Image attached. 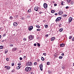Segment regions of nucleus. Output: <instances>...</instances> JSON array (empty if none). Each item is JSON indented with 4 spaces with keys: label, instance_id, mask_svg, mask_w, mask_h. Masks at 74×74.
Instances as JSON below:
<instances>
[{
    "label": "nucleus",
    "instance_id": "nucleus-1",
    "mask_svg": "<svg viewBox=\"0 0 74 74\" xmlns=\"http://www.w3.org/2000/svg\"><path fill=\"white\" fill-rule=\"evenodd\" d=\"M32 70V68L30 67H27L25 69V71H31Z\"/></svg>",
    "mask_w": 74,
    "mask_h": 74
},
{
    "label": "nucleus",
    "instance_id": "nucleus-2",
    "mask_svg": "<svg viewBox=\"0 0 74 74\" xmlns=\"http://www.w3.org/2000/svg\"><path fill=\"white\" fill-rule=\"evenodd\" d=\"M32 64H32V62H28L26 63L27 66H32Z\"/></svg>",
    "mask_w": 74,
    "mask_h": 74
},
{
    "label": "nucleus",
    "instance_id": "nucleus-3",
    "mask_svg": "<svg viewBox=\"0 0 74 74\" xmlns=\"http://www.w3.org/2000/svg\"><path fill=\"white\" fill-rule=\"evenodd\" d=\"M61 19H62V17H58L56 20V22H58L59 21H60Z\"/></svg>",
    "mask_w": 74,
    "mask_h": 74
},
{
    "label": "nucleus",
    "instance_id": "nucleus-4",
    "mask_svg": "<svg viewBox=\"0 0 74 74\" xmlns=\"http://www.w3.org/2000/svg\"><path fill=\"white\" fill-rule=\"evenodd\" d=\"M39 66L40 70L42 71V67H43V65H42V64H41Z\"/></svg>",
    "mask_w": 74,
    "mask_h": 74
},
{
    "label": "nucleus",
    "instance_id": "nucleus-5",
    "mask_svg": "<svg viewBox=\"0 0 74 74\" xmlns=\"http://www.w3.org/2000/svg\"><path fill=\"white\" fill-rule=\"evenodd\" d=\"M43 6L45 8H47V7H48V5H47V3H45L44 4Z\"/></svg>",
    "mask_w": 74,
    "mask_h": 74
},
{
    "label": "nucleus",
    "instance_id": "nucleus-6",
    "mask_svg": "<svg viewBox=\"0 0 74 74\" xmlns=\"http://www.w3.org/2000/svg\"><path fill=\"white\" fill-rule=\"evenodd\" d=\"M29 38V40H33V36L32 35H30L28 37Z\"/></svg>",
    "mask_w": 74,
    "mask_h": 74
},
{
    "label": "nucleus",
    "instance_id": "nucleus-7",
    "mask_svg": "<svg viewBox=\"0 0 74 74\" xmlns=\"http://www.w3.org/2000/svg\"><path fill=\"white\" fill-rule=\"evenodd\" d=\"M33 29V26H30L29 28H28L29 30V31H30V30H32V29Z\"/></svg>",
    "mask_w": 74,
    "mask_h": 74
},
{
    "label": "nucleus",
    "instance_id": "nucleus-8",
    "mask_svg": "<svg viewBox=\"0 0 74 74\" xmlns=\"http://www.w3.org/2000/svg\"><path fill=\"white\" fill-rule=\"evenodd\" d=\"M73 20V18L72 17H70L69 18V23L71 22V21H72Z\"/></svg>",
    "mask_w": 74,
    "mask_h": 74
},
{
    "label": "nucleus",
    "instance_id": "nucleus-9",
    "mask_svg": "<svg viewBox=\"0 0 74 74\" xmlns=\"http://www.w3.org/2000/svg\"><path fill=\"white\" fill-rule=\"evenodd\" d=\"M5 68L7 69V70H10V67L9 66H5Z\"/></svg>",
    "mask_w": 74,
    "mask_h": 74
},
{
    "label": "nucleus",
    "instance_id": "nucleus-10",
    "mask_svg": "<svg viewBox=\"0 0 74 74\" xmlns=\"http://www.w3.org/2000/svg\"><path fill=\"white\" fill-rule=\"evenodd\" d=\"M38 8L37 6H36L35 7L34 10L36 11H38Z\"/></svg>",
    "mask_w": 74,
    "mask_h": 74
},
{
    "label": "nucleus",
    "instance_id": "nucleus-11",
    "mask_svg": "<svg viewBox=\"0 0 74 74\" xmlns=\"http://www.w3.org/2000/svg\"><path fill=\"white\" fill-rule=\"evenodd\" d=\"M59 15H62V14H63V11H60L58 13Z\"/></svg>",
    "mask_w": 74,
    "mask_h": 74
},
{
    "label": "nucleus",
    "instance_id": "nucleus-12",
    "mask_svg": "<svg viewBox=\"0 0 74 74\" xmlns=\"http://www.w3.org/2000/svg\"><path fill=\"white\" fill-rule=\"evenodd\" d=\"M17 25H18V23L15 22H14L13 23L14 26H16Z\"/></svg>",
    "mask_w": 74,
    "mask_h": 74
},
{
    "label": "nucleus",
    "instance_id": "nucleus-13",
    "mask_svg": "<svg viewBox=\"0 0 74 74\" xmlns=\"http://www.w3.org/2000/svg\"><path fill=\"white\" fill-rule=\"evenodd\" d=\"M65 45L64 44H63L62 43L60 44V47H64Z\"/></svg>",
    "mask_w": 74,
    "mask_h": 74
},
{
    "label": "nucleus",
    "instance_id": "nucleus-14",
    "mask_svg": "<svg viewBox=\"0 0 74 74\" xmlns=\"http://www.w3.org/2000/svg\"><path fill=\"white\" fill-rule=\"evenodd\" d=\"M55 39V38L54 37H52L51 38V41H53V40H54Z\"/></svg>",
    "mask_w": 74,
    "mask_h": 74
},
{
    "label": "nucleus",
    "instance_id": "nucleus-15",
    "mask_svg": "<svg viewBox=\"0 0 74 74\" xmlns=\"http://www.w3.org/2000/svg\"><path fill=\"white\" fill-rule=\"evenodd\" d=\"M31 12H32V10L30 9H29L28 11V13H30Z\"/></svg>",
    "mask_w": 74,
    "mask_h": 74
},
{
    "label": "nucleus",
    "instance_id": "nucleus-16",
    "mask_svg": "<svg viewBox=\"0 0 74 74\" xmlns=\"http://www.w3.org/2000/svg\"><path fill=\"white\" fill-rule=\"evenodd\" d=\"M17 49V48H14L13 49H12V51H16Z\"/></svg>",
    "mask_w": 74,
    "mask_h": 74
},
{
    "label": "nucleus",
    "instance_id": "nucleus-17",
    "mask_svg": "<svg viewBox=\"0 0 74 74\" xmlns=\"http://www.w3.org/2000/svg\"><path fill=\"white\" fill-rule=\"evenodd\" d=\"M36 27H37V28H40V26L39 25H36Z\"/></svg>",
    "mask_w": 74,
    "mask_h": 74
},
{
    "label": "nucleus",
    "instance_id": "nucleus-18",
    "mask_svg": "<svg viewBox=\"0 0 74 74\" xmlns=\"http://www.w3.org/2000/svg\"><path fill=\"white\" fill-rule=\"evenodd\" d=\"M63 28H61L60 29V32H62V31H63Z\"/></svg>",
    "mask_w": 74,
    "mask_h": 74
},
{
    "label": "nucleus",
    "instance_id": "nucleus-19",
    "mask_svg": "<svg viewBox=\"0 0 74 74\" xmlns=\"http://www.w3.org/2000/svg\"><path fill=\"white\" fill-rule=\"evenodd\" d=\"M8 52V50H5V53H7Z\"/></svg>",
    "mask_w": 74,
    "mask_h": 74
},
{
    "label": "nucleus",
    "instance_id": "nucleus-20",
    "mask_svg": "<svg viewBox=\"0 0 74 74\" xmlns=\"http://www.w3.org/2000/svg\"><path fill=\"white\" fill-rule=\"evenodd\" d=\"M41 59L42 60V61H44V60H45V59L42 57Z\"/></svg>",
    "mask_w": 74,
    "mask_h": 74
},
{
    "label": "nucleus",
    "instance_id": "nucleus-21",
    "mask_svg": "<svg viewBox=\"0 0 74 74\" xmlns=\"http://www.w3.org/2000/svg\"><path fill=\"white\" fill-rule=\"evenodd\" d=\"M9 18H10V20H12V19H13V17H12V16H10V17Z\"/></svg>",
    "mask_w": 74,
    "mask_h": 74
},
{
    "label": "nucleus",
    "instance_id": "nucleus-22",
    "mask_svg": "<svg viewBox=\"0 0 74 74\" xmlns=\"http://www.w3.org/2000/svg\"><path fill=\"white\" fill-rule=\"evenodd\" d=\"M59 59H62V58H63V57L62 56H60L59 57Z\"/></svg>",
    "mask_w": 74,
    "mask_h": 74
},
{
    "label": "nucleus",
    "instance_id": "nucleus-23",
    "mask_svg": "<svg viewBox=\"0 0 74 74\" xmlns=\"http://www.w3.org/2000/svg\"><path fill=\"white\" fill-rule=\"evenodd\" d=\"M71 5L74 4V2L71 1Z\"/></svg>",
    "mask_w": 74,
    "mask_h": 74
},
{
    "label": "nucleus",
    "instance_id": "nucleus-24",
    "mask_svg": "<svg viewBox=\"0 0 74 74\" xmlns=\"http://www.w3.org/2000/svg\"><path fill=\"white\" fill-rule=\"evenodd\" d=\"M47 65H49L50 64V62H47Z\"/></svg>",
    "mask_w": 74,
    "mask_h": 74
},
{
    "label": "nucleus",
    "instance_id": "nucleus-25",
    "mask_svg": "<svg viewBox=\"0 0 74 74\" xmlns=\"http://www.w3.org/2000/svg\"><path fill=\"white\" fill-rule=\"evenodd\" d=\"M71 1V0H67V2L68 3H70Z\"/></svg>",
    "mask_w": 74,
    "mask_h": 74
},
{
    "label": "nucleus",
    "instance_id": "nucleus-26",
    "mask_svg": "<svg viewBox=\"0 0 74 74\" xmlns=\"http://www.w3.org/2000/svg\"><path fill=\"white\" fill-rule=\"evenodd\" d=\"M71 38H72V36H70L69 37V39L70 40L71 39Z\"/></svg>",
    "mask_w": 74,
    "mask_h": 74
},
{
    "label": "nucleus",
    "instance_id": "nucleus-27",
    "mask_svg": "<svg viewBox=\"0 0 74 74\" xmlns=\"http://www.w3.org/2000/svg\"><path fill=\"white\" fill-rule=\"evenodd\" d=\"M51 13H54V12H55V10H52L51 11Z\"/></svg>",
    "mask_w": 74,
    "mask_h": 74
},
{
    "label": "nucleus",
    "instance_id": "nucleus-28",
    "mask_svg": "<svg viewBox=\"0 0 74 74\" xmlns=\"http://www.w3.org/2000/svg\"><path fill=\"white\" fill-rule=\"evenodd\" d=\"M45 28H47V27H48V25H45Z\"/></svg>",
    "mask_w": 74,
    "mask_h": 74
},
{
    "label": "nucleus",
    "instance_id": "nucleus-29",
    "mask_svg": "<svg viewBox=\"0 0 74 74\" xmlns=\"http://www.w3.org/2000/svg\"><path fill=\"white\" fill-rule=\"evenodd\" d=\"M3 46H0V49H3Z\"/></svg>",
    "mask_w": 74,
    "mask_h": 74
},
{
    "label": "nucleus",
    "instance_id": "nucleus-30",
    "mask_svg": "<svg viewBox=\"0 0 74 74\" xmlns=\"http://www.w3.org/2000/svg\"><path fill=\"white\" fill-rule=\"evenodd\" d=\"M16 69H17V70H19V69H20V68L19 67V66H18L16 67Z\"/></svg>",
    "mask_w": 74,
    "mask_h": 74
},
{
    "label": "nucleus",
    "instance_id": "nucleus-31",
    "mask_svg": "<svg viewBox=\"0 0 74 74\" xmlns=\"http://www.w3.org/2000/svg\"><path fill=\"white\" fill-rule=\"evenodd\" d=\"M63 3H64V1H62L61 3V4L62 5H63Z\"/></svg>",
    "mask_w": 74,
    "mask_h": 74
},
{
    "label": "nucleus",
    "instance_id": "nucleus-32",
    "mask_svg": "<svg viewBox=\"0 0 74 74\" xmlns=\"http://www.w3.org/2000/svg\"><path fill=\"white\" fill-rule=\"evenodd\" d=\"M34 66H36V65H37V63H36V62H35L34 63Z\"/></svg>",
    "mask_w": 74,
    "mask_h": 74
},
{
    "label": "nucleus",
    "instance_id": "nucleus-33",
    "mask_svg": "<svg viewBox=\"0 0 74 74\" xmlns=\"http://www.w3.org/2000/svg\"><path fill=\"white\" fill-rule=\"evenodd\" d=\"M3 37H5V36H6V34H3Z\"/></svg>",
    "mask_w": 74,
    "mask_h": 74
},
{
    "label": "nucleus",
    "instance_id": "nucleus-34",
    "mask_svg": "<svg viewBox=\"0 0 74 74\" xmlns=\"http://www.w3.org/2000/svg\"><path fill=\"white\" fill-rule=\"evenodd\" d=\"M66 9H68L69 8V7L68 6H66V8H65Z\"/></svg>",
    "mask_w": 74,
    "mask_h": 74
},
{
    "label": "nucleus",
    "instance_id": "nucleus-35",
    "mask_svg": "<svg viewBox=\"0 0 74 74\" xmlns=\"http://www.w3.org/2000/svg\"><path fill=\"white\" fill-rule=\"evenodd\" d=\"M37 45L38 47H40V43H38Z\"/></svg>",
    "mask_w": 74,
    "mask_h": 74
},
{
    "label": "nucleus",
    "instance_id": "nucleus-36",
    "mask_svg": "<svg viewBox=\"0 0 74 74\" xmlns=\"http://www.w3.org/2000/svg\"><path fill=\"white\" fill-rule=\"evenodd\" d=\"M41 30V29H36L37 31H40Z\"/></svg>",
    "mask_w": 74,
    "mask_h": 74
},
{
    "label": "nucleus",
    "instance_id": "nucleus-37",
    "mask_svg": "<svg viewBox=\"0 0 74 74\" xmlns=\"http://www.w3.org/2000/svg\"><path fill=\"white\" fill-rule=\"evenodd\" d=\"M12 66H14V63H12Z\"/></svg>",
    "mask_w": 74,
    "mask_h": 74
},
{
    "label": "nucleus",
    "instance_id": "nucleus-38",
    "mask_svg": "<svg viewBox=\"0 0 74 74\" xmlns=\"http://www.w3.org/2000/svg\"><path fill=\"white\" fill-rule=\"evenodd\" d=\"M59 26L60 27H61V26H62V24H59Z\"/></svg>",
    "mask_w": 74,
    "mask_h": 74
},
{
    "label": "nucleus",
    "instance_id": "nucleus-39",
    "mask_svg": "<svg viewBox=\"0 0 74 74\" xmlns=\"http://www.w3.org/2000/svg\"><path fill=\"white\" fill-rule=\"evenodd\" d=\"M49 36V35H48V34H46V35H45V36L46 37H48V36Z\"/></svg>",
    "mask_w": 74,
    "mask_h": 74
},
{
    "label": "nucleus",
    "instance_id": "nucleus-40",
    "mask_svg": "<svg viewBox=\"0 0 74 74\" xmlns=\"http://www.w3.org/2000/svg\"><path fill=\"white\" fill-rule=\"evenodd\" d=\"M64 53H62L61 54V56H64Z\"/></svg>",
    "mask_w": 74,
    "mask_h": 74
},
{
    "label": "nucleus",
    "instance_id": "nucleus-41",
    "mask_svg": "<svg viewBox=\"0 0 74 74\" xmlns=\"http://www.w3.org/2000/svg\"><path fill=\"white\" fill-rule=\"evenodd\" d=\"M6 60L7 61H8L9 60V59L8 58H6Z\"/></svg>",
    "mask_w": 74,
    "mask_h": 74
},
{
    "label": "nucleus",
    "instance_id": "nucleus-42",
    "mask_svg": "<svg viewBox=\"0 0 74 74\" xmlns=\"http://www.w3.org/2000/svg\"><path fill=\"white\" fill-rule=\"evenodd\" d=\"M48 73H49V74H50L51 73V71L49 70L48 71Z\"/></svg>",
    "mask_w": 74,
    "mask_h": 74
},
{
    "label": "nucleus",
    "instance_id": "nucleus-43",
    "mask_svg": "<svg viewBox=\"0 0 74 74\" xmlns=\"http://www.w3.org/2000/svg\"><path fill=\"white\" fill-rule=\"evenodd\" d=\"M43 55H44V56H46V55H47V54L45 53H43Z\"/></svg>",
    "mask_w": 74,
    "mask_h": 74
},
{
    "label": "nucleus",
    "instance_id": "nucleus-44",
    "mask_svg": "<svg viewBox=\"0 0 74 74\" xmlns=\"http://www.w3.org/2000/svg\"><path fill=\"white\" fill-rule=\"evenodd\" d=\"M18 66H19L20 65H21V63H18Z\"/></svg>",
    "mask_w": 74,
    "mask_h": 74
},
{
    "label": "nucleus",
    "instance_id": "nucleus-45",
    "mask_svg": "<svg viewBox=\"0 0 74 74\" xmlns=\"http://www.w3.org/2000/svg\"><path fill=\"white\" fill-rule=\"evenodd\" d=\"M23 40H24V41H26V39L25 38H23Z\"/></svg>",
    "mask_w": 74,
    "mask_h": 74
},
{
    "label": "nucleus",
    "instance_id": "nucleus-46",
    "mask_svg": "<svg viewBox=\"0 0 74 74\" xmlns=\"http://www.w3.org/2000/svg\"><path fill=\"white\" fill-rule=\"evenodd\" d=\"M34 46H36L37 45V44L36 43H35L34 45Z\"/></svg>",
    "mask_w": 74,
    "mask_h": 74
},
{
    "label": "nucleus",
    "instance_id": "nucleus-47",
    "mask_svg": "<svg viewBox=\"0 0 74 74\" xmlns=\"http://www.w3.org/2000/svg\"><path fill=\"white\" fill-rule=\"evenodd\" d=\"M13 44H11L10 45V46L11 47H13Z\"/></svg>",
    "mask_w": 74,
    "mask_h": 74
},
{
    "label": "nucleus",
    "instance_id": "nucleus-48",
    "mask_svg": "<svg viewBox=\"0 0 74 74\" xmlns=\"http://www.w3.org/2000/svg\"><path fill=\"white\" fill-rule=\"evenodd\" d=\"M54 6H55H55H57V4L55 3L54 4Z\"/></svg>",
    "mask_w": 74,
    "mask_h": 74
},
{
    "label": "nucleus",
    "instance_id": "nucleus-49",
    "mask_svg": "<svg viewBox=\"0 0 74 74\" xmlns=\"http://www.w3.org/2000/svg\"><path fill=\"white\" fill-rule=\"evenodd\" d=\"M72 41H74V37H73L72 39Z\"/></svg>",
    "mask_w": 74,
    "mask_h": 74
},
{
    "label": "nucleus",
    "instance_id": "nucleus-50",
    "mask_svg": "<svg viewBox=\"0 0 74 74\" xmlns=\"http://www.w3.org/2000/svg\"><path fill=\"white\" fill-rule=\"evenodd\" d=\"M4 41H7V40H3L2 41V42H4Z\"/></svg>",
    "mask_w": 74,
    "mask_h": 74
},
{
    "label": "nucleus",
    "instance_id": "nucleus-51",
    "mask_svg": "<svg viewBox=\"0 0 74 74\" xmlns=\"http://www.w3.org/2000/svg\"><path fill=\"white\" fill-rule=\"evenodd\" d=\"M20 60H22V58L20 57Z\"/></svg>",
    "mask_w": 74,
    "mask_h": 74
},
{
    "label": "nucleus",
    "instance_id": "nucleus-52",
    "mask_svg": "<svg viewBox=\"0 0 74 74\" xmlns=\"http://www.w3.org/2000/svg\"><path fill=\"white\" fill-rule=\"evenodd\" d=\"M42 12H39V14H42Z\"/></svg>",
    "mask_w": 74,
    "mask_h": 74
},
{
    "label": "nucleus",
    "instance_id": "nucleus-53",
    "mask_svg": "<svg viewBox=\"0 0 74 74\" xmlns=\"http://www.w3.org/2000/svg\"><path fill=\"white\" fill-rule=\"evenodd\" d=\"M64 16H65V17L67 16V15L64 14Z\"/></svg>",
    "mask_w": 74,
    "mask_h": 74
},
{
    "label": "nucleus",
    "instance_id": "nucleus-54",
    "mask_svg": "<svg viewBox=\"0 0 74 74\" xmlns=\"http://www.w3.org/2000/svg\"><path fill=\"white\" fill-rule=\"evenodd\" d=\"M12 72H14V69L12 71H11Z\"/></svg>",
    "mask_w": 74,
    "mask_h": 74
},
{
    "label": "nucleus",
    "instance_id": "nucleus-55",
    "mask_svg": "<svg viewBox=\"0 0 74 74\" xmlns=\"http://www.w3.org/2000/svg\"><path fill=\"white\" fill-rule=\"evenodd\" d=\"M55 15H58V13H55Z\"/></svg>",
    "mask_w": 74,
    "mask_h": 74
},
{
    "label": "nucleus",
    "instance_id": "nucleus-56",
    "mask_svg": "<svg viewBox=\"0 0 74 74\" xmlns=\"http://www.w3.org/2000/svg\"><path fill=\"white\" fill-rule=\"evenodd\" d=\"M24 59H25L26 58V56H24Z\"/></svg>",
    "mask_w": 74,
    "mask_h": 74
},
{
    "label": "nucleus",
    "instance_id": "nucleus-57",
    "mask_svg": "<svg viewBox=\"0 0 74 74\" xmlns=\"http://www.w3.org/2000/svg\"><path fill=\"white\" fill-rule=\"evenodd\" d=\"M16 16V18H18V16L16 15V16Z\"/></svg>",
    "mask_w": 74,
    "mask_h": 74
},
{
    "label": "nucleus",
    "instance_id": "nucleus-58",
    "mask_svg": "<svg viewBox=\"0 0 74 74\" xmlns=\"http://www.w3.org/2000/svg\"><path fill=\"white\" fill-rule=\"evenodd\" d=\"M1 35H0V38H1Z\"/></svg>",
    "mask_w": 74,
    "mask_h": 74
},
{
    "label": "nucleus",
    "instance_id": "nucleus-59",
    "mask_svg": "<svg viewBox=\"0 0 74 74\" xmlns=\"http://www.w3.org/2000/svg\"><path fill=\"white\" fill-rule=\"evenodd\" d=\"M19 67V68H20L21 67V66H18Z\"/></svg>",
    "mask_w": 74,
    "mask_h": 74
},
{
    "label": "nucleus",
    "instance_id": "nucleus-60",
    "mask_svg": "<svg viewBox=\"0 0 74 74\" xmlns=\"http://www.w3.org/2000/svg\"><path fill=\"white\" fill-rule=\"evenodd\" d=\"M1 28H0V31H1Z\"/></svg>",
    "mask_w": 74,
    "mask_h": 74
},
{
    "label": "nucleus",
    "instance_id": "nucleus-61",
    "mask_svg": "<svg viewBox=\"0 0 74 74\" xmlns=\"http://www.w3.org/2000/svg\"><path fill=\"white\" fill-rule=\"evenodd\" d=\"M63 69H64V68H63V67H62Z\"/></svg>",
    "mask_w": 74,
    "mask_h": 74
},
{
    "label": "nucleus",
    "instance_id": "nucleus-62",
    "mask_svg": "<svg viewBox=\"0 0 74 74\" xmlns=\"http://www.w3.org/2000/svg\"><path fill=\"white\" fill-rule=\"evenodd\" d=\"M73 66H74V63H73Z\"/></svg>",
    "mask_w": 74,
    "mask_h": 74
},
{
    "label": "nucleus",
    "instance_id": "nucleus-63",
    "mask_svg": "<svg viewBox=\"0 0 74 74\" xmlns=\"http://www.w3.org/2000/svg\"><path fill=\"white\" fill-rule=\"evenodd\" d=\"M30 0V1H31V0Z\"/></svg>",
    "mask_w": 74,
    "mask_h": 74
}]
</instances>
